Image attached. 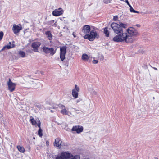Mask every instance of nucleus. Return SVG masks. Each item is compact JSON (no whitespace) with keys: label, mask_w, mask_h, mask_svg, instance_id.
Masks as SVG:
<instances>
[{"label":"nucleus","mask_w":159,"mask_h":159,"mask_svg":"<svg viewBox=\"0 0 159 159\" xmlns=\"http://www.w3.org/2000/svg\"><path fill=\"white\" fill-rule=\"evenodd\" d=\"M3 36V33L2 32H0V41H1Z\"/></svg>","instance_id":"nucleus-30"},{"label":"nucleus","mask_w":159,"mask_h":159,"mask_svg":"<svg viewBox=\"0 0 159 159\" xmlns=\"http://www.w3.org/2000/svg\"><path fill=\"white\" fill-rule=\"evenodd\" d=\"M54 22V20H51L50 21H48V25H50L53 23Z\"/></svg>","instance_id":"nucleus-27"},{"label":"nucleus","mask_w":159,"mask_h":159,"mask_svg":"<svg viewBox=\"0 0 159 159\" xmlns=\"http://www.w3.org/2000/svg\"><path fill=\"white\" fill-rule=\"evenodd\" d=\"M80 157L79 155H76L72 158L70 159H80Z\"/></svg>","instance_id":"nucleus-28"},{"label":"nucleus","mask_w":159,"mask_h":159,"mask_svg":"<svg viewBox=\"0 0 159 159\" xmlns=\"http://www.w3.org/2000/svg\"><path fill=\"white\" fill-rule=\"evenodd\" d=\"M9 43L10 44V45H6L4 46L3 48L1 50V51H2L5 49L6 48H7L8 49H10V48H11V45H10L11 44V42H9Z\"/></svg>","instance_id":"nucleus-21"},{"label":"nucleus","mask_w":159,"mask_h":159,"mask_svg":"<svg viewBox=\"0 0 159 159\" xmlns=\"http://www.w3.org/2000/svg\"><path fill=\"white\" fill-rule=\"evenodd\" d=\"M63 10L61 8L57 9L54 10L52 13L53 16H57L61 15L63 13Z\"/></svg>","instance_id":"nucleus-11"},{"label":"nucleus","mask_w":159,"mask_h":159,"mask_svg":"<svg viewBox=\"0 0 159 159\" xmlns=\"http://www.w3.org/2000/svg\"><path fill=\"white\" fill-rule=\"evenodd\" d=\"M54 25L55 27L57 25V22H55L54 24Z\"/></svg>","instance_id":"nucleus-38"},{"label":"nucleus","mask_w":159,"mask_h":159,"mask_svg":"<svg viewBox=\"0 0 159 159\" xmlns=\"http://www.w3.org/2000/svg\"><path fill=\"white\" fill-rule=\"evenodd\" d=\"M90 26L88 25H86L83 27L82 31L84 34L86 35L89 34L90 31Z\"/></svg>","instance_id":"nucleus-14"},{"label":"nucleus","mask_w":159,"mask_h":159,"mask_svg":"<svg viewBox=\"0 0 159 159\" xmlns=\"http://www.w3.org/2000/svg\"><path fill=\"white\" fill-rule=\"evenodd\" d=\"M125 2L129 6V7H130L131 6L130 5V4L129 3L128 1V0H126L125 1Z\"/></svg>","instance_id":"nucleus-32"},{"label":"nucleus","mask_w":159,"mask_h":159,"mask_svg":"<svg viewBox=\"0 0 159 159\" xmlns=\"http://www.w3.org/2000/svg\"><path fill=\"white\" fill-rule=\"evenodd\" d=\"M11 48H14V47H15V44H11Z\"/></svg>","instance_id":"nucleus-37"},{"label":"nucleus","mask_w":159,"mask_h":159,"mask_svg":"<svg viewBox=\"0 0 159 159\" xmlns=\"http://www.w3.org/2000/svg\"><path fill=\"white\" fill-rule=\"evenodd\" d=\"M37 125L39 128V129H41V122L39 120L38 121V122L37 124Z\"/></svg>","instance_id":"nucleus-29"},{"label":"nucleus","mask_w":159,"mask_h":159,"mask_svg":"<svg viewBox=\"0 0 159 159\" xmlns=\"http://www.w3.org/2000/svg\"><path fill=\"white\" fill-rule=\"evenodd\" d=\"M111 25L114 32L116 34L120 33L122 32L123 28H125L126 26V24L122 23H120L119 25L117 23L114 22L111 23Z\"/></svg>","instance_id":"nucleus-2"},{"label":"nucleus","mask_w":159,"mask_h":159,"mask_svg":"<svg viewBox=\"0 0 159 159\" xmlns=\"http://www.w3.org/2000/svg\"><path fill=\"white\" fill-rule=\"evenodd\" d=\"M61 109V113L63 115H66L68 114V112L65 106L62 104H61L59 106Z\"/></svg>","instance_id":"nucleus-16"},{"label":"nucleus","mask_w":159,"mask_h":159,"mask_svg":"<svg viewBox=\"0 0 159 159\" xmlns=\"http://www.w3.org/2000/svg\"><path fill=\"white\" fill-rule=\"evenodd\" d=\"M155 159H158L157 157H155Z\"/></svg>","instance_id":"nucleus-41"},{"label":"nucleus","mask_w":159,"mask_h":159,"mask_svg":"<svg viewBox=\"0 0 159 159\" xmlns=\"http://www.w3.org/2000/svg\"><path fill=\"white\" fill-rule=\"evenodd\" d=\"M17 148L18 150L21 152L23 153L25 151L24 148L22 146L18 145L17 146Z\"/></svg>","instance_id":"nucleus-19"},{"label":"nucleus","mask_w":159,"mask_h":159,"mask_svg":"<svg viewBox=\"0 0 159 159\" xmlns=\"http://www.w3.org/2000/svg\"><path fill=\"white\" fill-rule=\"evenodd\" d=\"M42 50L44 53L49 54L51 56L53 55L56 52L57 49L51 48H48L44 46L42 48Z\"/></svg>","instance_id":"nucleus-4"},{"label":"nucleus","mask_w":159,"mask_h":159,"mask_svg":"<svg viewBox=\"0 0 159 159\" xmlns=\"http://www.w3.org/2000/svg\"><path fill=\"white\" fill-rule=\"evenodd\" d=\"M66 52V46H63L60 48V57L61 61H63L65 59V55Z\"/></svg>","instance_id":"nucleus-6"},{"label":"nucleus","mask_w":159,"mask_h":159,"mask_svg":"<svg viewBox=\"0 0 159 159\" xmlns=\"http://www.w3.org/2000/svg\"><path fill=\"white\" fill-rule=\"evenodd\" d=\"M41 43L38 42H33L31 44V47L33 48V51L34 52H38V48L40 46Z\"/></svg>","instance_id":"nucleus-12"},{"label":"nucleus","mask_w":159,"mask_h":159,"mask_svg":"<svg viewBox=\"0 0 159 159\" xmlns=\"http://www.w3.org/2000/svg\"><path fill=\"white\" fill-rule=\"evenodd\" d=\"M19 25H16L15 24L13 25L12 29L15 34L19 33L22 30V28L21 25L19 24Z\"/></svg>","instance_id":"nucleus-13"},{"label":"nucleus","mask_w":159,"mask_h":159,"mask_svg":"<svg viewBox=\"0 0 159 159\" xmlns=\"http://www.w3.org/2000/svg\"><path fill=\"white\" fill-rule=\"evenodd\" d=\"M19 54L22 57H24L25 55V52L22 51H20L19 52Z\"/></svg>","instance_id":"nucleus-24"},{"label":"nucleus","mask_w":159,"mask_h":159,"mask_svg":"<svg viewBox=\"0 0 159 159\" xmlns=\"http://www.w3.org/2000/svg\"><path fill=\"white\" fill-rule=\"evenodd\" d=\"M153 69H155V70H157V69L156 68L154 67L153 68Z\"/></svg>","instance_id":"nucleus-40"},{"label":"nucleus","mask_w":159,"mask_h":159,"mask_svg":"<svg viewBox=\"0 0 159 159\" xmlns=\"http://www.w3.org/2000/svg\"><path fill=\"white\" fill-rule=\"evenodd\" d=\"M130 11L131 12H133L134 13H139V12L136 11L131 6L130 7Z\"/></svg>","instance_id":"nucleus-25"},{"label":"nucleus","mask_w":159,"mask_h":159,"mask_svg":"<svg viewBox=\"0 0 159 159\" xmlns=\"http://www.w3.org/2000/svg\"><path fill=\"white\" fill-rule=\"evenodd\" d=\"M45 34L49 40L51 41L52 40L53 36L50 31H46Z\"/></svg>","instance_id":"nucleus-17"},{"label":"nucleus","mask_w":159,"mask_h":159,"mask_svg":"<svg viewBox=\"0 0 159 159\" xmlns=\"http://www.w3.org/2000/svg\"><path fill=\"white\" fill-rule=\"evenodd\" d=\"M72 34L73 36H74V37H76V33L75 32H73L72 33Z\"/></svg>","instance_id":"nucleus-35"},{"label":"nucleus","mask_w":159,"mask_h":159,"mask_svg":"<svg viewBox=\"0 0 159 159\" xmlns=\"http://www.w3.org/2000/svg\"><path fill=\"white\" fill-rule=\"evenodd\" d=\"M89 33V34H86L84 36L83 38L90 41H93L96 38H98L99 37V35L97 31L94 30H91Z\"/></svg>","instance_id":"nucleus-3"},{"label":"nucleus","mask_w":159,"mask_h":159,"mask_svg":"<svg viewBox=\"0 0 159 159\" xmlns=\"http://www.w3.org/2000/svg\"><path fill=\"white\" fill-rule=\"evenodd\" d=\"M127 32L130 34V36L136 35L138 34V32L133 27H130L127 29Z\"/></svg>","instance_id":"nucleus-15"},{"label":"nucleus","mask_w":159,"mask_h":159,"mask_svg":"<svg viewBox=\"0 0 159 159\" xmlns=\"http://www.w3.org/2000/svg\"><path fill=\"white\" fill-rule=\"evenodd\" d=\"M70 153L66 152H62L61 153L60 155H57L55 159H68L71 157Z\"/></svg>","instance_id":"nucleus-5"},{"label":"nucleus","mask_w":159,"mask_h":159,"mask_svg":"<svg viewBox=\"0 0 159 159\" xmlns=\"http://www.w3.org/2000/svg\"><path fill=\"white\" fill-rule=\"evenodd\" d=\"M112 0H103V2L106 4L111 3Z\"/></svg>","instance_id":"nucleus-26"},{"label":"nucleus","mask_w":159,"mask_h":159,"mask_svg":"<svg viewBox=\"0 0 159 159\" xmlns=\"http://www.w3.org/2000/svg\"><path fill=\"white\" fill-rule=\"evenodd\" d=\"M80 91L79 87L77 85H75V88L72 90V95L74 99H76L78 97V92Z\"/></svg>","instance_id":"nucleus-7"},{"label":"nucleus","mask_w":159,"mask_h":159,"mask_svg":"<svg viewBox=\"0 0 159 159\" xmlns=\"http://www.w3.org/2000/svg\"><path fill=\"white\" fill-rule=\"evenodd\" d=\"M38 134L39 136L41 138H42L43 136V133L42 130L41 129H39L38 131Z\"/></svg>","instance_id":"nucleus-23"},{"label":"nucleus","mask_w":159,"mask_h":159,"mask_svg":"<svg viewBox=\"0 0 159 159\" xmlns=\"http://www.w3.org/2000/svg\"><path fill=\"white\" fill-rule=\"evenodd\" d=\"M113 40L117 43L125 42L126 43H129L133 42L134 39L132 36L128 35L127 33H123L122 31V32L120 34L114 37Z\"/></svg>","instance_id":"nucleus-1"},{"label":"nucleus","mask_w":159,"mask_h":159,"mask_svg":"<svg viewBox=\"0 0 159 159\" xmlns=\"http://www.w3.org/2000/svg\"><path fill=\"white\" fill-rule=\"evenodd\" d=\"M104 33L105 34V35L107 37H108L109 36V32L107 30V28L105 27L104 29Z\"/></svg>","instance_id":"nucleus-20"},{"label":"nucleus","mask_w":159,"mask_h":159,"mask_svg":"<svg viewBox=\"0 0 159 159\" xmlns=\"http://www.w3.org/2000/svg\"><path fill=\"white\" fill-rule=\"evenodd\" d=\"M136 25L138 27H140V25L139 24H137Z\"/></svg>","instance_id":"nucleus-39"},{"label":"nucleus","mask_w":159,"mask_h":159,"mask_svg":"<svg viewBox=\"0 0 159 159\" xmlns=\"http://www.w3.org/2000/svg\"><path fill=\"white\" fill-rule=\"evenodd\" d=\"M8 89L11 92H13L15 89L16 84L13 83L10 78L9 79L7 82Z\"/></svg>","instance_id":"nucleus-8"},{"label":"nucleus","mask_w":159,"mask_h":159,"mask_svg":"<svg viewBox=\"0 0 159 159\" xmlns=\"http://www.w3.org/2000/svg\"><path fill=\"white\" fill-rule=\"evenodd\" d=\"M46 144L47 146H48L49 145V142L48 141H46Z\"/></svg>","instance_id":"nucleus-34"},{"label":"nucleus","mask_w":159,"mask_h":159,"mask_svg":"<svg viewBox=\"0 0 159 159\" xmlns=\"http://www.w3.org/2000/svg\"><path fill=\"white\" fill-rule=\"evenodd\" d=\"M62 142V141L60 138H57L55 139L53 143V145L54 147H57V148L60 149L61 146Z\"/></svg>","instance_id":"nucleus-9"},{"label":"nucleus","mask_w":159,"mask_h":159,"mask_svg":"<svg viewBox=\"0 0 159 159\" xmlns=\"http://www.w3.org/2000/svg\"><path fill=\"white\" fill-rule=\"evenodd\" d=\"M81 100H82V99H78L76 101V102H77V103H78V102H80Z\"/></svg>","instance_id":"nucleus-36"},{"label":"nucleus","mask_w":159,"mask_h":159,"mask_svg":"<svg viewBox=\"0 0 159 159\" xmlns=\"http://www.w3.org/2000/svg\"><path fill=\"white\" fill-rule=\"evenodd\" d=\"M118 19V17L117 16H115L113 18V20H114L116 21L117 20V19Z\"/></svg>","instance_id":"nucleus-33"},{"label":"nucleus","mask_w":159,"mask_h":159,"mask_svg":"<svg viewBox=\"0 0 159 159\" xmlns=\"http://www.w3.org/2000/svg\"><path fill=\"white\" fill-rule=\"evenodd\" d=\"M81 59L84 61H87L89 60V57L86 54L84 53L82 55Z\"/></svg>","instance_id":"nucleus-18"},{"label":"nucleus","mask_w":159,"mask_h":159,"mask_svg":"<svg viewBox=\"0 0 159 159\" xmlns=\"http://www.w3.org/2000/svg\"><path fill=\"white\" fill-rule=\"evenodd\" d=\"M30 121L33 125H35L37 124L36 121L33 118L30 119Z\"/></svg>","instance_id":"nucleus-22"},{"label":"nucleus","mask_w":159,"mask_h":159,"mask_svg":"<svg viewBox=\"0 0 159 159\" xmlns=\"http://www.w3.org/2000/svg\"><path fill=\"white\" fill-rule=\"evenodd\" d=\"M93 63V64H97L98 62V61L97 60H93L92 61Z\"/></svg>","instance_id":"nucleus-31"},{"label":"nucleus","mask_w":159,"mask_h":159,"mask_svg":"<svg viewBox=\"0 0 159 159\" xmlns=\"http://www.w3.org/2000/svg\"><path fill=\"white\" fill-rule=\"evenodd\" d=\"M72 131H75L77 134H79L83 132V127L80 125L74 126L71 129Z\"/></svg>","instance_id":"nucleus-10"}]
</instances>
